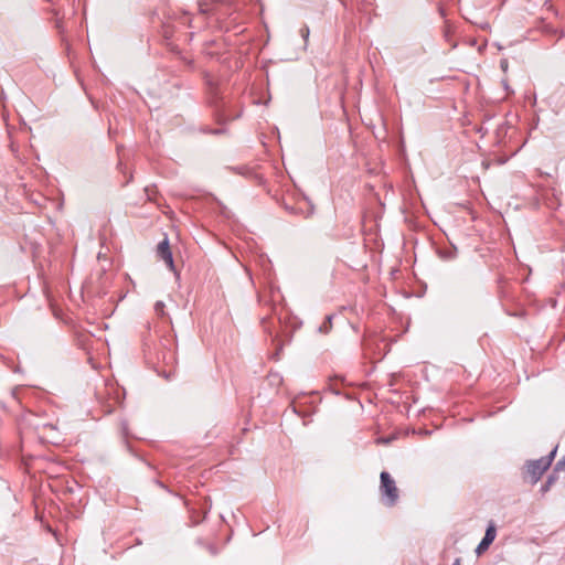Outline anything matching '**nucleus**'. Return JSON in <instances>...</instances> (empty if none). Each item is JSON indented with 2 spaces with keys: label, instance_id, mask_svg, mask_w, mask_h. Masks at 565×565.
Segmentation results:
<instances>
[{
  "label": "nucleus",
  "instance_id": "nucleus-7",
  "mask_svg": "<svg viewBox=\"0 0 565 565\" xmlns=\"http://www.w3.org/2000/svg\"><path fill=\"white\" fill-rule=\"evenodd\" d=\"M556 470L565 472V457L556 465Z\"/></svg>",
  "mask_w": 565,
  "mask_h": 565
},
{
  "label": "nucleus",
  "instance_id": "nucleus-12",
  "mask_svg": "<svg viewBox=\"0 0 565 565\" xmlns=\"http://www.w3.org/2000/svg\"><path fill=\"white\" fill-rule=\"evenodd\" d=\"M501 66H502V68H505L507 67V62H502Z\"/></svg>",
  "mask_w": 565,
  "mask_h": 565
},
{
  "label": "nucleus",
  "instance_id": "nucleus-10",
  "mask_svg": "<svg viewBox=\"0 0 565 565\" xmlns=\"http://www.w3.org/2000/svg\"><path fill=\"white\" fill-rule=\"evenodd\" d=\"M460 558H456L452 565H460Z\"/></svg>",
  "mask_w": 565,
  "mask_h": 565
},
{
  "label": "nucleus",
  "instance_id": "nucleus-8",
  "mask_svg": "<svg viewBox=\"0 0 565 565\" xmlns=\"http://www.w3.org/2000/svg\"><path fill=\"white\" fill-rule=\"evenodd\" d=\"M309 32H310V31H309V28H308V26H303V28L300 30V34H301V36H302L305 40H307V39H308V36H309Z\"/></svg>",
  "mask_w": 565,
  "mask_h": 565
},
{
  "label": "nucleus",
  "instance_id": "nucleus-9",
  "mask_svg": "<svg viewBox=\"0 0 565 565\" xmlns=\"http://www.w3.org/2000/svg\"><path fill=\"white\" fill-rule=\"evenodd\" d=\"M554 482V476H551L547 480V484L542 489L543 491H548L550 490V484Z\"/></svg>",
  "mask_w": 565,
  "mask_h": 565
},
{
  "label": "nucleus",
  "instance_id": "nucleus-1",
  "mask_svg": "<svg viewBox=\"0 0 565 565\" xmlns=\"http://www.w3.org/2000/svg\"><path fill=\"white\" fill-rule=\"evenodd\" d=\"M557 451V446L547 455L546 457H542L537 460L529 461L525 466L524 470V479L527 482L535 483L545 470L551 466L555 454Z\"/></svg>",
  "mask_w": 565,
  "mask_h": 565
},
{
  "label": "nucleus",
  "instance_id": "nucleus-6",
  "mask_svg": "<svg viewBox=\"0 0 565 565\" xmlns=\"http://www.w3.org/2000/svg\"><path fill=\"white\" fill-rule=\"evenodd\" d=\"M163 308H164V303L162 301H158L154 306L157 313H159L161 316L164 315Z\"/></svg>",
  "mask_w": 565,
  "mask_h": 565
},
{
  "label": "nucleus",
  "instance_id": "nucleus-3",
  "mask_svg": "<svg viewBox=\"0 0 565 565\" xmlns=\"http://www.w3.org/2000/svg\"><path fill=\"white\" fill-rule=\"evenodd\" d=\"M497 535L495 526L493 524H490L486 531V534L482 539V541L479 543V545L476 548V553L478 555H481L484 551L488 550L490 544L494 541Z\"/></svg>",
  "mask_w": 565,
  "mask_h": 565
},
{
  "label": "nucleus",
  "instance_id": "nucleus-2",
  "mask_svg": "<svg viewBox=\"0 0 565 565\" xmlns=\"http://www.w3.org/2000/svg\"><path fill=\"white\" fill-rule=\"evenodd\" d=\"M157 254L171 270H174L172 253L170 250L168 239H164L161 243H159L157 247Z\"/></svg>",
  "mask_w": 565,
  "mask_h": 565
},
{
  "label": "nucleus",
  "instance_id": "nucleus-4",
  "mask_svg": "<svg viewBox=\"0 0 565 565\" xmlns=\"http://www.w3.org/2000/svg\"><path fill=\"white\" fill-rule=\"evenodd\" d=\"M381 488L384 494H394L396 491L395 482L387 472L381 473Z\"/></svg>",
  "mask_w": 565,
  "mask_h": 565
},
{
  "label": "nucleus",
  "instance_id": "nucleus-5",
  "mask_svg": "<svg viewBox=\"0 0 565 565\" xmlns=\"http://www.w3.org/2000/svg\"><path fill=\"white\" fill-rule=\"evenodd\" d=\"M397 498L398 497H383L382 503L383 505L391 508L395 505Z\"/></svg>",
  "mask_w": 565,
  "mask_h": 565
},
{
  "label": "nucleus",
  "instance_id": "nucleus-11",
  "mask_svg": "<svg viewBox=\"0 0 565 565\" xmlns=\"http://www.w3.org/2000/svg\"><path fill=\"white\" fill-rule=\"evenodd\" d=\"M460 558H456L452 565H460Z\"/></svg>",
  "mask_w": 565,
  "mask_h": 565
}]
</instances>
